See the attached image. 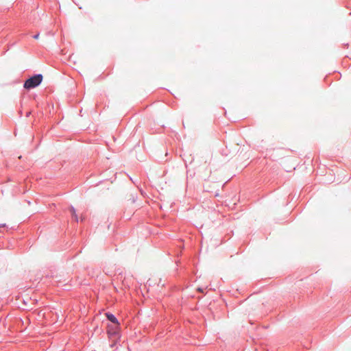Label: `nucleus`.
Returning a JSON list of instances; mask_svg holds the SVG:
<instances>
[{"mask_svg": "<svg viewBox=\"0 0 351 351\" xmlns=\"http://www.w3.org/2000/svg\"><path fill=\"white\" fill-rule=\"evenodd\" d=\"M38 37H39V34H35V35H34V36H33V38H34V39H38Z\"/></svg>", "mask_w": 351, "mask_h": 351, "instance_id": "nucleus-6", "label": "nucleus"}, {"mask_svg": "<svg viewBox=\"0 0 351 351\" xmlns=\"http://www.w3.org/2000/svg\"><path fill=\"white\" fill-rule=\"evenodd\" d=\"M5 226V224H0V227H3Z\"/></svg>", "mask_w": 351, "mask_h": 351, "instance_id": "nucleus-7", "label": "nucleus"}, {"mask_svg": "<svg viewBox=\"0 0 351 351\" xmlns=\"http://www.w3.org/2000/svg\"><path fill=\"white\" fill-rule=\"evenodd\" d=\"M69 211H70V213H71V215H73L74 213H76V212H75V208H74L73 206H71L69 207Z\"/></svg>", "mask_w": 351, "mask_h": 351, "instance_id": "nucleus-5", "label": "nucleus"}, {"mask_svg": "<svg viewBox=\"0 0 351 351\" xmlns=\"http://www.w3.org/2000/svg\"><path fill=\"white\" fill-rule=\"evenodd\" d=\"M108 337L110 338L114 337L116 339H119L120 334H119V325H115V326H108V330H107Z\"/></svg>", "mask_w": 351, "mask_h": 351, "instance_id": "nucleus-2", "label": "nucleus"}, {"mask_svg": "<svg viewBox=\"0 0 351 351\" xmlns=\"http://www.w3.org/2000/svg\"><path fill=\"white\" fill-rule=\"evenodd\" d=\"M42 81V74H34L25 81L23 87L27 90H30L38 86L41 84Z\"/></svg>", "mask_w": 351, "mask_h": 351, "instance_id": "nucleus-1", "label": "nucleus"}, {"mask_svg": "<svg viewBox=\"0 0 351 351\" xmlns=\"http://www.w3.org/2000/svg\"><path fill=\"white\" fill-rule=\"evenodd\" d=\"M106 316L107 317V319L110 321L111 323L114 324L115 325H119V322L118 319L112 313L108 312L106 313Z\"/></svg>", "mask_w": 351, "mask_h": 351, "instance_id": "nucleus-3", "label": "nucleus"}, {"mask_svg": "<svg viewBox=\"0 0 351 351\" xmlns=\"http://www.w3.org/2000/svg\"><path fill=\"white\" fill-rule=\"evenodd\" d=\"M71 217H72V219L73 221H75V222H76V223L78 222V217L76 213H74L73 215H72Z\"/></svg>", "mask_w": 351, "mask_h": 351, "instance_id": "nucleus-4", "label": "nucleus"}]
</instances>
